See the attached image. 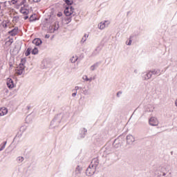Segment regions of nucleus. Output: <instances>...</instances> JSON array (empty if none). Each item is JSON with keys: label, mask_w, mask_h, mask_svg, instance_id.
<instances>
[{"label": "nucleus", "mask_w": 177, "mask_h": 177, "mask_svg": "<svg viewBox=\"0 0 177 177\" xmlns=\"http://www.w3.org/2000/svg\"><path fill=\"white\" fill-rule=\"evenodd\" d=\"M62 122V114H57L55 116L53 120L50 122V126L53 125V128L57 127L59 124Z\"/></svg>", "instance_id": "nucleus-1"}, {"label": "nucleus", "mask_w": 177, "mask_h": 177, "mask_svg": "<svg viewBox=\"0 0 177 177\" xmlns=\"http://www.w3.org/2000/svg\"><path fill=\"white\" fill-rule=\"evenodd\" d=\"M60 26L59 25V21H55L53 26H50L48 28V32H55V31H57Z\"/></svg>", "instance_id": "nucleus-2"}, {"label": "nucleus", "mask_w": 177, "mask_h": 177, "mask_svg": "<svg viewBox=\"0 0 177 177\" xmlns=\"http://www.w3.org/2000/svg\"><path fill=\"white\" fill-rule=\"evenodd\" d=\"M95 172H96V167H92V165H90L86 170V174L88 176H92V175H95Z\"/></svg>", "instance_id": "nucleus-3"}, {"label": "nucleus", "mask_w": 177, "mask_h": 177, "mask_svg": "<svg viewBox=\"0 0 177 177\" xmlns=\"http://www.w3.org/2000/svg\"><path fill=\"white\" fill-rule=\"evenodd\" d=\"M120 139H122L121 136H119L113 141V147H115V149H118V147H121L122 142H120Z\"/></svg>", "instance_id": "nucleus-4"}, {"label": "nucleus", "mask_w": 177, "mask_h": 177, "mask_svg": "<svg viewBox=\"0 0 177 177\" xmlns=\"http://www.w3.org/2000/svg\"><path fill=\"white\" fill-rule=\"evenodd\" d=\"M24 68H26V66H24L23 64H19L16 69V73L18 75H21L24 72Z\"/></svg>", "instance_id": "nucleus-5"}, {"label": "nucleus", "mask_w": 177, "mask_h": 177, "mask_svg": "<svg viewBox=\"0 0 177 177\" xmlns=\"http://www.w3.org/2000/svg\"><path fill=\"white\" fill-rule=\"evenodd\" d=\"M149 123L151 127H157L158 125V120L157 118L152 117L149 119Z\"/></svg>", "instance_id": "nucleus-6"}, {"label": "nucleus", "mask_w": 177, "mask_h": 177, "mask_svg": "<svg viewBox=\"0 0 177 177\" xmlns=\"http://www.w3.org/2000/svg\"><path fill=\"white\" fill-rule=\"evenodd\" d=\"M86 132H88V130L86 128L81 129L78 139H84L86 136Z\"/></svg>", "instance_id": "nucleus-7"}, {"label": "nucleus", "mask_w": 177, "mask_h": 177, "mask_svg": "<svg viewBox=\"0 0 177 177\" xmlns=\"http://www.w3.org/2000/svg\"><path fill=\"white\" fill-rule=\"evenodd\" d=\"M64 15L65 16L68 17V16H75V14H74V12H70V6H67L64 11Z\"/></svg>", "instance_id": "nucleus-8"}, {"label": "nucleus", "mask_w": 177, "mask_h": 177, "mask_svg": "<svg viewBox=\"0 0 177 177\" xmlns=\"http://www.w3.org/2000/svg\"><path fill=\"white\" fill-rule=\"evenodd\" d=\"M7 86L9 88V89H12V88H15V82H13V80L11 78L7 79Z\"/></svg>", "instance_id": "nucleus-9"}, {"label": "nucleus", "mask_w": 177, "mask_h": 177, "mask_svg": "<svg viewBox=\"0 0 177 177\" xmlns=\"http://www.w3.org/2000/svg\"><path fill=\"white\" fill-rule=\"evenodd\" d=\"M135 142V137L132 135H128L127 136V145H132Z\"/></svg>", "instance_id": "nucleus-10"}, {"label": "nucleus", "mask_w": 177, "mask_h": 177, "mask_svg": "<svg viewBox=\"0 0 177 177\" xmlns=\"http://www.w3.org/2000/svg\"><path fill=\"white\" fill-rule=\"evenodd\" d=\"M166 175L167 174L160 170H157L155 171L154 177H165Z\"/></svg>", "instance_id": "nucleus-11"}, {"label": "nucleus", "mask_w": 177, "mask_h": 177, "mask_svg": "<svg viewBox=\"0 0 177 177\" xmlns=\"http://www.w3.org/2000/svg\"><path fill=\"white\" fill-rule=\"evenodd\" d=\"M17 32H19V28L15 27L9 32V34L11 37H15V35H17Z\"/></svg>", "instance_id": "nucleus-12"}, {"label": "nucleus", "mask_w": 177, "mask_h": 177, "mask_svg": "<svg viewBox=\"0 0 177 177\" xmlns=\"http://www.w3.org/2000/svg\"><path fill=\"white\" fill-rule=\"evenodd\" d=\"M91 165L95 169L97 168V166L99 165V160L96 158L93 159Z\"/></svg>", "instance_id": "nucleus-13"}, {"label": "nucleus", "mask_w": 177, "mask_h": 177, "mask_svg": "<svg viewBox=\"0 0 177 177\" xmlns=\"http://www.w3.org/2000/svg\"><path fill=\"white\" fill-rule=\"evenodd\" d=\"M32 44L36 45V46H39V45L42 44V40H41L39 38H36L32 40Z\"/></svg>", "instance_id": "nucleus-14"}, {"label": "nucleus", "mask_w": 177, "mask_h": 177, "mask_svg": "<svg viewBox=\"0 0 177 177\" xmlns=\"http://www.w3.org/2000/svg\"><path fill=\"white\" fill-rule=\"evenodd\" d=\"M102 50V48L100 46H97L95 50L92 53L91 57L96 56L97 55H99V53Z\"/></svg>", "instance_id": "nucleus-15"}, {"label": "nucleus", "mask_w": 177, "mask_h": 177, "mask_svg": "<svg viewBox=\"0 0 177 177\" xmlns=\"http://www.w3.org/2000/svg\"><path fill=\"white\" fill-rule=\"evenodd\" d=\"M106 23H107L108 25L109 21H104V22L100 23V24L98 25L100 30H104V28H106Z\"/></svg>", "instance_id": "nucleus-16"}, {"label": "nucleus", "mask_w": 177, "mask_h": 177, "mask_svg": "<svg viewBox=\"0 0 177 177\" xmlns=\"http://www.w3.org/2000/svg\"><path fill=\"white\" fill-rule=\"evenodd\" d=\"M6 114H8V109L6 108L0 109V117H2V115H5Z\"/></svg>", "instance_id": "nucleus-17"}, {"label": "nucleus", "mask_w": 177, "mask_h": 177, "mask_svg": "<svg viewBox=\"0 0 177 177\" xmlns=\"http://www.w3.org/2000/svg\"><path fill=\"white\" fill-rule=\"evenodd\" d=\"M102 62H97L95 64H94L93 65H92L90 68V70L91 71H95V70H96V68H97V67H99V65L101 64Z\"/></svg>", "instance_id": "nucleus-18"}, {"label": "nucleus", "mask_w": 177, "mask_h": 177, "mask_svg": "<svg viewBox=\"0 0 177 177\" xmlns=\"http://www.w3.org/2000/svg\"><path fill=\"white\" fill-rule=\"evenodd\" d=\"M73 17V15L68 16V17H62V20H64L65 21H66V24H68V23H71V19Z\"/></svg>", "instance_id": "nucleus-19"}, {"label": "nucleus", "mask_w": 177, "mask_h": 177, "mask_svg": "<svg viewBox=\"0 0 177 177\" xmlns=\"http://www.w3.org/2000/svg\"><path fill=\"white\" fill-rule=\"evenodd\" d=\"M36 20H38L37 19V14H32L30 17H29V21H35Z\"/></svg>", "instance_id": "nucleus-20"}, {"label": "nucleus", "mask_w": 177, "mask_h": 177, "mask_svg": "<svg viewBox=\"0 0 177 177\" xmlns=\"http://www.w3.org/2000/svg\"><path fill=\"white\" fill-rule=\"evenodd\" d=\"M150 73H151V72H150V71H149L147 73H146L145 75V81H147V80H150V78L152 77L153 75Z\"/></svg>", "instance_id": "nucleus-21"}, {"label": "nucleus", "mask_w": 177, "mask_h": 177, "mask_svg": "<svg viewBox=\"0 0 177 177\" xmlns=\"http://www.w3.org/2000/svg\"><path fill=\"white\" fill-rule=\"evenodd\" d=\"M161 70L160 69H153L152 71H149V73H151V74H153L154 75H157V74H160V72Z\"/></svg>", "instance_id": "nucleus-22"}, {"label": "nucleus", "mask_w": 177, "mask_h": 177, "mask_svg": "<svg viewBox=\"0 0 177 177\" xmlns=\"http://www.w3.org/2000/svg\"><path fill=\"white\" fill-rule=\"evenodd\" d=\"M64 2H65V3L68 5V6H71V5L74 3V1L71 0H64Z\"/></svg>", "instance_id": "nucleus-23"}, {"label": "nucleus", "mask_w": 177, "mask_h": 177, "mask_svg": "<svg viewBox=\"0 0 177 177\" xmlns=\"http://www.w3.org/2000/svg\"><path fill=\"white\" fill-rule=\"evenodd\" d=\"M31 48H28L25 53V56H30V55H31Z\"/></svg>", "instance_id": "nucleus-24"}, {"label": "nucleus", "mask_w": 177, "mask_h": 177, "mask_svg": "<svg viewBox=\"0 0 177 177\" xmlns=\"http://www.w3.org/2000/svg\"><path fill=\"white\" fill-rule=\"evenodd\" d=\"M81 171H82V167H80V165H77L75 171L77 174H81Z\"/></svg>", "instance_id": "nucleus-25"}, {"label": "nucleus", "mask_w": 177, "mask_h": 177, "mask_svg": "<svg viewBox=\"0 0 177 177\" xmlns=\"http://www.w3.org/2000/svg\"><path fill=\"white\" fill-rule=\"evenodd\" d=\"M32 55H38V48L35 47L34 49L31 52Z\"/></svg>", "instance_id": "nucleus-26"}, {"label": "nucleus", "mask_w": 177, "mask_h": 177, "mask_svg": "<svg viewBox=\"0 0 177 177\" xmlns=\"http://www.w3.org/2000/svg\"><path fill=\"white\" fill-rule=\"evenodd\" d=\"M20 12L23 15H28V10H23L22 8L20 9Z\"/></svg>", "instance_id": "nucleus-27"}, {"label": "nucleus", "mask_w": 177, "mask_h": 177, "mask_svg": "<svg viewBox=\"0 0 177 177\" xmlns=\"http://www.w3.org/2000/svg\"><path fill=\"white\" fill-rule=\"evenodd\" d=\"M78 60V57L76 56L75 57L73 56L71 59V63H75V62H77Z\"/></svg>", "instance_id": "nucleus-28"}, {"label": "nucleus", "mask_w": 177, "mask_h": 177, "mask_svg": "<svg viewBox=\"0 0 177 177\" xmlns=\"http://www.w3.org/2000/svg\"><path fill=\"white\" fill-rule=\"evenodd\" d=\"M27 129V126H22L20 127V132H26V130Z\"/></svg>", "instance_id": "nucleus-29"}, {"label": "nucleus", "mask_w": 177, "mask_h": 177, "mask_svg": "<svg viewBox=\"0 0 177 177\" xmlns=\"http://www.w3.org/2000/svg\"><path fill=\"white\" fill-rule=\"evenodd\" d=\"M18 162H23V161H24V158L23 156H19L17 158Z\"/></svg>", "instance_id": "nucleus-30"}, {"label": "nucleus", "mask_w": 177, "mask_h": 177, "mask_svg": "<svg viewBox=\"0 0 177 177\" xmlns=\"http://www.w3.org/2000/svg\"><path fill=\"white\" fill-rule=\"evenodd\" d=\"M6 143H7L6 141L3 142V145L0 148V151H2V150H3L5 149V146H6Z\"/></svg>", "instance_id": "nucleus-31"}, {"label": "nucleus", "mask_w": 177, "mask_h": 177, "mask_svg": "<svg viewBox=\"0 0 177 177\" xmlns=\"http://www.w3.org/2000/svg\"><path fill=\"white\" fill-rule=\"evenodd\" d=\"M26 58H23L21 59V63L19 64H22V66H24V64H26Z\"/></svg>", "instance_id": "nucleus-32"}, {"label": "nucleus", "mask_w": 177, "mask_h": 177, "mask_svg": "<svg viewBox=\"0 0 177 177\" xmlns=\"http://www.w3.org/2000/svg\"><path fill=\"white\" fill-rule=\"evenodd\" d=\"M132 38H133V36H130L129 37V43L127 44V45H131L132 44Z\"/></svg>", "instance_id": "nucleus-33"}, {"label": "nucleus", "mask_w": 177, "mask_h": 177, "mask_svg": "<svg viewBox=\"0 0 177 177\" xmlns=\"http://www.w3.org/2000/svg\"><path fill=\"white\" fill-rule=\"evenodd\" d=\"M57 17H62V16H63V12H58V13L57 14Z\"/></svg>", "instance_id": "nucleus-34"}, {"label": "nucleus", "mask_w": 177, "mask_h": 177, "mask_svg": "<svg viewBox=\"0 0 177 177\" xmlns=\"http://www.w3.org/2000/svg\"><path fill=\"white\" fill-rule=\"evenodd\" d=\"M120 95H122V91H118L116 94L117 97H120Z\"/></svg>", "instance_id": "nucleus-35"}, {"label": "nucleus", "mask_w": 177, "mask_h": 177, "mask_svg": "<svg viewBox=\"0 0 177 177\" xmlns=\"http://www.w3.org/2000/svg\"><path fill=\"white\" fill-rule=\"evenodd\" d=\"M78 89H82V88H81V87H80V86H75V89H73V91H78Z\"/></svg>", "instance_id": "nucleus-36"}, {"label": "nucleus", "mask_w": 177, "mask_h": 177, "mask_svg": "<svg viewBox=\"0 0 177 177\" xmlns=\"http://www.w3.org/2000/svg\"><path fill=\"white\" fill-rule=\"evenodd\" d=\"M11 2L12 3V5H15V3H17V0H11Z\"/></svg>", "instance_id": "nucleus-37"}, {"label": "nucleus", "mask_w": 177, "mask_h": 177, "mask_svg": "<svg viewBox=\"0 0 177 177\" xmlns=\"http://www.w3.org/2000/svg\"><path fill=\"white\" fill-rule=\"evenodd\" d=\"M69 9H70V12H74L73 10H74V8L73 7V6H69Z\"/></svg>", "instance_id": "nucleus-38"}, {"label": "nucleus", "mask_w": 177, "mask_h": 177, "mask_svg": "<svg viewBox=\"0 0 177 177\" xmlns=\"http://www.w3.org/2000/svg\"><path fill=\"white\" fill-rule=\"evenodd\" d=\"M84 40L83 41L85 42V41H86V38H88V35H86V34H84Z\"/></svg>", "instance_id": "nucleus-39"}, {"label": "nucleus", "mask_w": 177, "mask_h": 177, "mask_svg": "<svg viewBox=\"0 0 177 177\" xmlns=\"http://www.w3.org/2000/svg\"><path fill=\"white\" fill-rule=\"evenodd\" d=\"M2 26H3V27H4V28H6V27H8V24H5L3 22L2 24Z\"/></svg>", "instance_id": "nucleus-40"}, {"label": "nucleus", "mask_w": 177, "mask_h": 177, "mask_svg": "<svg viewBox=\"0 0 177 177\" xmlns=\"http://www.w3.org/2000/svg\"><path fill=\"white\" fill-rule=\"evenodd\" d=\"M26 2H27L26 0H22V1L21 2V5H24V3H26Z\"/></svg>", "instance_id": "nucleus-41"}, {"label": "nucleus", "mask_w": 177, "mask_h": 177, "mask_svg": "<svg viewBox=\"0 0 177 177\" xmlns=\"http://www.w3.org/2000/svg\"><path fill=\"white\" fill-rule=\"evenodd\" d=\"M72 96H73V97H75V96H77V91H75V93H73L72 94Z\"/></svg>", "instance_id": "nucleus-42"}, {"label": "nucleus", "mask_w": 177, "mask_h": 177, "mask_svg": "<svg viewBox=\"0 0 177 177\" xmlns=\"http://www.w3.org/2000/svg\"><path fill=\"white\" fill-rule=\"evenodd\" d=\"M84 81H89V78H88V76H85Z\"/></svg>", "instance_id": "nucleus-43"}, {"label": "nucleus", "mask_w": 177, "mask_h": 177, "mask_svg": "<svg viewBox=\"0 0 177 177\" xmlns=\"http://www.w3.org/2000/svg\"><path fill=\"white\" fill-rule=\"evenodd\" d=\"M84 40H85V38L83 37V38L82 39V40H81V43H82V44H84V42H85V41H84Z\"/></svg>", "instance_id": "nucleus-44"}, {"label": "nucleus", "mask_w": 177, "mask_h": 177, "mask_svg": "<svg viewBox=\"0 0 177 177\" xmlns=\"http://www.w3.org/2000/svg\"><path fill=\"white\" fill-rule=\"evenodd\" d=\"M41 68H45V64H44V62H42Z\"/></svg>", "instance_id": "nucleus-45"}, {"label": "nucleus", "mask_w": 177, "mask_h": 177, "mask_svg": "<svg viewBox=\"0 0 177 177\" xmlns=\"http://www.w3.org/2000/svg\"><path fill=\"white\" fill-rule=\"evenodd\" d=\"M49 37H50L49 35L48 34L45 35V38H49Z\"/></svg>", "instance_id": "nucleus-46"}, {"label": "nucleus", "mask_w": 177, "mask_h": 177, "mask_svg": "<svg viewBox=\"0 0 177 177\" xmlns=\"http://www.w3.org/2000/svg\"><path fill=\"white\" fill-rule=\"evenodd\" d=\"M28 19V15L24 17V20H27Z\"/></svg>", "instance_id": "nucleus-47"}, {"label": "nucleus", "mask_w": 177, "mask_h": 177, "mask_svg": "<svg viewBox=\"0 0 177 177\" xmlns=\"http://www.w3.org/2000/svg\"><path fill=\"white\" fill-rule=\"evenodd\" d=\"M9 42H10V44H13V39H10Z\"/></svg>", "instance_id": "nucleus-48"}, {"label": "nucleus", "mask_w": 177, "mask_h": 177, "mask_svg": "<svg viewBox=\"0 0 177 177\" xmlns=\"http://www.w3.org/2000/svg\"><path fill=\"white\" fill-rule=\"evenodd\" d=\"M14 19H15L16 20H17V19H19V16H15V17H14Z\"/></svg>", "instance_id": "nucleus-49"}, {"label": "nucleus", "mask_w": 177, "mask_h": 177, "mask_svg": "<svg viewBox=\"0 0 177 177\" xmlns=\"http://www.w3.org/2000/svg\"><path fill=\"white\" fill-rule=\"evenodd\" d=\"M41 0H33V2H39Z\"/></svg>", "instance_id": "nucleus-50"}, {"label": "nucleus", "mask_w": 177, "mask_h": 177, "mask_svg": "<svg viewBox=\"0 0 177 177\" xmlns=\"http://www.w3.org/2000/svg\"><path fill=\"white\" fill-rule=\"evenodd\" d=\"M27 109H28V110H30V109H31V106H27Z\"/></svg>", "instance_id": "nucleus-51"}, {"label": "nucleus", "mask_w": 177, "mask_h": 177, "mask_svg": "<svg viewBox=\"0 0 177 177\" xmlns=\"http://www.w3.org/2000/svg\"><path fill=\"white\" fill-rule=\"evenodd\" d=\"M88 81L91 82L92 81V77L88 78Z\"/></svg>", "instance_id": "nucleus-52"}, {"label": "nucleus", "mask_w": 177, "mask_h": 177, "mask_svg": "<svg viewBox=\"0 0 177 177\" xmlns=\"http://www.w3.org/2000/svg\"><path fill=\"white\" fill-rule=\"evenodd\" d=\"M45 21H46V23H48V19H45Z\"/></svg>", "instance_id": "nucleus-53"}, {"label": "nucleus", "mask_w": 177, "mask_h": 177, "mask_svg": "<svg viewBox=\"0 0 177 177\" xmlns=\"http://www.w3.org/2000/svg\"><path fill=\"white\" fill-rule=\"evenodd\" d=\"M49 63H50V62H48L47 67H50V66H49Z\"/></svg>", "instance_id": "nucleus-54"}, {"label": "nucleus", "mask_w": 177, "mask_h": 177, "mask_svg": "<svg viewBox=\"0 0 177 177\" xmlns=\"http://www.w3.org/2000/svg\"><path fill=\"white\" fill-rule=\"evenodd\" d=\"M53 38H55V35L52 36L51 39H53Z\"/></svg>", "instance_id": "nucleus-55"}, {"label": "nucleus", "mask_w": 177, "mask_h": 177, "mask_svg": "<svg viewBox=\"0 0 177 177\" xmlns=\"http://www.w3.org/2000/svg\"><path fill=\"white\" fill-rule=\"evenodd\" d=\"M157 135H158V133H156V134H155V136H157Z\"/></svg>", "instance_id": "nucleus-56"}, {"label": "nucleus", "mask_w": 177, "mask_h": 177, "mask_svg": "<svg viewBox=\"0 0 177 177\" xmlns=\"http://www.w3.org/2000/svg\"><path fill=\"white\" fill-rule=\"evenodd\" d=\"M1 3H0V5H1ZM0 10H1V6H0Z\"/></svg>", "instance_id": "nucleus-57"}, {"label": "nucleus", "mask_w": 177, "mask_h": 177, "mask_svg": "<svg viewBox=\"0 0 177 177\" xmlns=\"http://www.w3.org/2000/svg\"><path fill=\"white\" fill-rule=\"evenodd\" d=\"M171 154H172V151H171Z\"/></svg>", "instance_id": "nucleus-58"}]
</instances>
